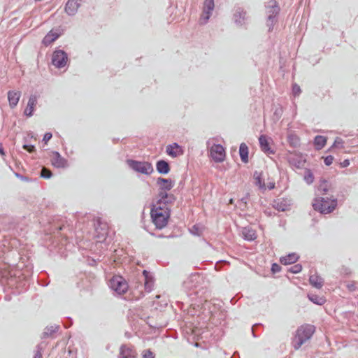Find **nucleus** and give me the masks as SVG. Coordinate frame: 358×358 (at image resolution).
<instances>
[{"mask_svg":"<svg viewBox=\"0 0 358 358\" xmlns=\"http://www.w3.org/2000/svg\"><path fill=\"white\" fill-rule=\"evenodd\" d=\"M172 204L158 200L152 204L150 215L152 221L157 229H162L167 225L171 215V206Z\"/></svg>","mask_w":358,"mask_h":358,"instance_id":"obj_1","label":"nucleus"},{"mask_svg":"<svg viewBox=\"0 0 358 358\" xmlns=\"http://www.w3.org/2000/svg\"><path fill=\"white\" fill-rule=\"evenodd\" d=\"M0 276L2 283H6L9 287L20 288L27 284V280L21 282L20 271L11 268L6 264L0 266Z\"/></svg>","mask_w":358,"mask_h":358,"instance_id":"obj_2","label":"nucleus"},{"mask_svg":"<svg viewBox=\"0 0 358 358\" xmlns=\"http://www.w3.org/2000/svg\"><path fill=\"white\" fill-rule=\"evenodd\" d=\"M157 184L159 186L157 200L166 201V203H173L176 196L173 194L168 193V191L174 187V181L170 178H158Z\"/></svg>","mask_w":358,"mask_h":358,"instance_id":"obj_3","label":"nucleus"},{"mask_svg":"<svg viewBox=\"0 0 358 358\" xmlns=\"http://www.w3.org/2000/svg\"><path fill=\"white\" fill-rule=\"evenodd\" d=\"M315 328L313 325L306 324L300 326L292 341V345L295 350H299L303 344L308 341L313 335Z\"/></svg>","mask_w":358,"mask_h":358,"instance_id":"obj_4","label":"nucleus"},{"mask_svg":"<svg viewBox=\"0 0 358 358\" xmlns=\"http://www.w3.org/2000/svg\"><path fill=\"white\" fill-rule=\"evenodd\" d=\"M337 206V199L334 196H320L314 200L313 208L322 214L331 213Z\"/></svg>","mask_w":358,"mask_h":358,"instance_id":"obj_5","label":"nucleus"},{"mask_svg":"<svg viewBox=\"0 0 358 358\" xmlns=\"http://www.w3.org/2000/svg\"><path fill=\"white\" fill-rule=\"evenodd\" d=\"M265 7L267 15L266 24L268 27V31H271L276 22L275 18L280 12V7L275 0L268 1Z\"/></svg>","mask_w":358,"mask_h":358,"instance_id":"obj_6","label":"nucleus"},{"mask_svg":"<svg viewBox=\"0 0 358 358\" xmlns=\"http://www.w3.org/2000/svg\"><path fill=\"white\" fill-rule=\"evenodd\" d=\"M109 287L118 295L124 294L129 288L127 282L120 275L113 276L109 281Z\"/></svg>","mask_w":358,"mask_h":358,"instance_id":"obj_7","label":"nucleus"},{"mask_svg":"<svg viewBox=\"0 0 358 358\" xmlns=\"http://www.w3.org/2000/svg\"><path fill=\"white\" fill-rule=\"evenodd\" d=\"M127 164H129V167L135 171L145 175H150L154 171L152 164L148 162H139L133 159H129L127 160Z\"/></svg>","mask_w":358,"mask_h":358,"instance_id":"obj_8","label":"nucleus"},{"mask_svg":"<svg viewBox=\"0 0 358 358\" xmlns=\"http://www.w3.org/2000/svg\"><path fill=\"white\" fill-rule=\"evenodd\" d=\"M215 8L214 0H204L202 13L200 16V24H206L210 17Z\"/></svg>","mask_w":358,"mask_h":358,"instance_id":"obj_9","label":"nucleus"},{"mask_svg":"<svg viewBox=\"0 0 358 358\" xmlns=\"http://www.w3.org/2000/svg\"><path fill=\"white\" fill-rule=\"evenodd\" d=\"M210 156L215 162H222L226 156L224 147L220 144H213L210 148Z\"/></svg>","mask_w":358,"mask_h":358,"instance_id":"obj_10","label":"nucleus"},{"mask_svg":"<svg viewBox=\"0 0 358 358\" xmlns=\"http://www.w3.org/2000/svg\"><path fill=\"white\" fill-rule=\"evenodd\" d=\"M68 62L67 54L61 50H55L52 57V63L57 68L61 69L66 66Z\"/></svg>","mask_w":358,"mask_h":358,"instance_id":"obj_11","label":"nucleus"},{"mask_svg":"<svg viewBox=\"0 0 358 358\" xmlns=\"http://www.w3.org/2000/svg\"><path fill=\"white\" fill-rule=\"evenodd\" d=\"M141 280H140L139 282V284L135 285V287L136 289H138L139 287H142V282L143 281L144 282V285H143V287H144V289L145 290V292H150L153 287H154V278H152V276L150 275V273L147 271L146 270H144L142 273V275L141 276Z\"/></svg>","mask_w":358,"mask_h":358,"instance_id":"obj_12","label":"nucleus"},{"mask_svg":"<svg viewBox=\"0 0 358 358\" xmlns=\"http://www.w3.org/2000/svg\"><path fill=\"white\" fill-rule=\"evenodd\" d=\"M137 352L131 345H122L120 349L118 358H136Z\"/></svg>","mask_w":358,"mask_h":358,"instance_id":"obj_13","label":"nucleus"},{"mask_svg":"<svg viewBox=\"0 0 358 358\" xmlns=\"http://www.w3.org/2000/svg\"><path fill=\"white\" fill-rule=\"evenodd\" d=\"M166 152L167 155L173 158L179 157L184 154L183 148L177 143L169 144L166 146Z\"/></svg>","mask_w":358,"mask_h":358,"instance_id":"obj_14","label":"nucleus"},{"mask_svg":"<svg viewBox=\"0 0 358 358\" xmlns=\"http://www.w3.org/2000/svg\"><path fill=\"white\" fill-rule=\"evenodd\" d=\"M201 280V276L198 274H192L184 281L183 287L187 289H192L197 287Z\"/></svg>","mask_w":358,"mask_h":358,"instance_id":"obj_15","label":"nucleus"},{"mask_svg":"<svg viewBox=\"0 0 358 358\" xmlns=\"http://www.w3.org/2000/svg\"><path fill=\"white\" fill-rule=\"evenodd\" d=\"M21 97V92L10 90L8 92V100L10 108H14L18 103Z\"/></svg>","mask_w":358,"mask_h":358,"instance_id":"obj_16","label":"nucleus"},{"mask_svg":"<svg viewBox=\"0 0 358 358\" xmlns=\"http://www.w3.org/2000/svg\"><path fill=\"white\" fill-rule=\"evenodd\" d=\"M82 0H68L66 3L65 10L69 15H74L80 6V1Z\"/></svg>","mask_w":358,"mask_h":358,"instance_id":"obj_17","label":"nucleus"},{"mask_svg":"<svg viewBox=\"0 0 358 358\" xmlns=\"http://www.w3.org/2000/svg\"><path fill=\"white\" fill-rule=\"evenodd\" d=\"M52 164L57 168H64L66 166V160L62 157L58 152H53L51 159Z\"/></svg>","mask_w":358,"mask_h":358,"instance_id":"obj_18","label":"nucleus"},{"mask_svg":"<svg viewBox=\"0 0 358 358\" xmlns=\"http://www.w3.org/2000/svg\"><path fill=\"white\" fill-rule=\"evenodd\" d=\"M259 142L260 148L264 152L267 154H274V150L270 148L268 139L266 136L261 135L259 138Z\"/></svg>","mask_w":358,"mask_h":358,"instance_id":"obj_19","label":"nucleus"},{"mask_svg":"<svg viewBox=\"0 0 358 358\" xmlns=\"http://www.w3.org/2000/svg\"><path fill=\"white\" fill-rule=\"evenodd\" d=\"M37 103L36 97L31 95L28 100L27 106L24 110V115L27 117H31L33 115L34 106Z\"/></svg>","mask_w":358,"mask_h":358,"instance_id":"obj_20","label":"nucleus"},{"mask_svg":"<svg viewBox=\"0 0 358 358\" xmlns=\"http://www.w3.org/2000/svg\"><path fill=\"white\" fill-rule=\"evenodd\" d=\"M246 19V12L241 8H238L234 14V20L237 25H242Z\"/></svg>","mask_w":358,"mask_h":358,"instance_id":"obj_21","label":"nucleus"},{"mask_svg":"<svg viewBox=\"0 0 358 358\" xmlns=\"http://www.w3.org/2000/svg\"><path fill=\"white\" fill-rule=\"evenodd\" d=\"M156 169L160 174H167L170 171L169 164L164 160H159L156 164Z\"/></svg>","mask_w":358,"mask_h":358,"instance_id":"obj_22","label":"nucleus"},{"mask_svg":"<svg viewBox=\"0 0 358 358\" xmlns=\"http://www.w3.org/2000/svg\"><path fill=\"white\" fill-rule=\"evenodd\" d=\"M59 34L52 30L50 31L43 38L42 43L45 46L50 45L52 42L58 38Z\"/></svg>","mask_w":358,"mask_h":358,"instance_id":"obj_23","label":"nucleus"},{"mask_svg":"<svg viewBox=\"0 0 358 358\" xmlns=\"http://www.w3.org/2000/svg\"><path fill=\"white\" fill-rule=\"evenodd\" d=\"M289 162L296 168H300L303 165L305 159L301 155H294V156L289 157Z\"/></svg>","mask_w":358,"mask_h":358,"instance_id":"obj_24","label":"nucleus"},{"mask_svg":"<svg viewBox=\"0 0 358 358\" xmlns=\"http://www.w3.org/2000/svg\"><path fill=\"white\" fill-rule=\"evenodd\" d=\"M329 190L330 189L329 182L326 180L321 181L317 187L318 194L321 195V196H329L330 195L328 193Z\"/></svg>","mask_w":358,"mask_h":358,"instance_id":"obj_25","label":"nucleus"},{"mask_svg":"<svg viewBox=\"0 0 358 358\" xmlns=\"http://www.w3.org/2000/svg\"><path fill=\"white\" fill-rule=\"evenodd\" d=\"M239 155L241 161L243 163L248 162V147L245 143H242L239 147Z\"/></svg>","mask_w":358,"mask_h":358,"instance_id":"obj_26","label":"nucleus"},{"mask_svg":"<svg viewBox=\"0 0 358 358\" xmlns=\"http://www.w3.org/2000/svg\"><path fill=\"white\" fill-rule=\"evenodd\" d=\"M309 282L311 285H313V287H315L317 289H320L323 286V284H324L323 279L320 276H319L316 274L312 275L310 276Z\"/></svg>","mask_w":358,"mask_h":358,"instance_id":"obj_27","label":"nucleus"},{"mask_svg":"<svg viewBox=\"0 0 358 358\" xmlns=\"http://www.w3.org/2000/svg\"><path fill=\"white\" fill-rule=\"evenodd\" d=\"M299 259V256L295 253L289 254L287 256L282 257L280 258V262L282 264L287 265L291 264L297 261Z\"/></svg>","mask_w":358,"mask_h":358,"instance_id":"obj_28","label":"nucleus"},{"mask_svg":"<svg viewBox=\"0 0 358 358\" xmlns=\"http://www.w3.org/2000/svg\"><path fill=\"white\" fill-rule=\"evenodd\" d=\"M242 234L243 238L247 241H253L256 238L255 231L249 227H245L243 229Z\"/></svg>","mask_w":358,"mask_h":358,"instance_id":"obj_29","label":"nucleus"},{"mask_svg":"<svg viewBox=\"0 0 358 358\" xmlns=\"http://www.w3.org/2000/svg\"><path fill=\"white\" fill-rule=\"evenodd\" d=\"M254 179L255 185L258 186L260 189L265 190L266 186L264 181L262 178V173L255 171L254 173Z\"/></svg>","mask_w":358,"mask_h":358,"instance_id":"obj_30","label":"nucleus"},{"mask_svg":"<svg viewBox=\"0 0 358 358\" xmlns=\"http://www.w3.org/2000/svg\"><path fill=\"white\" fill-rule=\"evenodd\" d=\"M327 143L326 137L323 136H316L314 138V145L317 150L323 148Z\"/></svg>","mask_w":358,"mask_h":358,"instance_id":"obj_31","label":"nucleus"},{"mask_svg":"<svg viewBox=\"0 0 358 358\" xmlns=\"http://www.w3.org/2000/svg\"><path fill=\"white\" fill-rule=\"evenodd\" d=\"M308 298L310 301L317 305H323L326 302V299L324 296H320L313 294H308Z\"/></svg>","mask_w":358,"mask_h":358,"instance_id":"obj_32","label":"nucleus"},{"mask_svg":"<svg viewBox=\"0 0 358 358\" xmlns=\"http://www.w3.org/2000/svg\"><path fill=\"white\" fill-rule=\"evenodd\" d=\"M59 328L57 325L47 327L43 334V338L51 336L54 333L58 331Z\"/></svg>","mask_w":358,"mask_h":358,"instance_id":"obj_33","label":"nucleus"},{"mask_svg":"<svg viewBox=\"0 0 358 358\" xmlns=\"http://www.w3.org/2000/svg\"><path fill=\"white\" fill-rule=\"evenodd\" d=\"M303 179L308 185H310L314 181V176L310 169H306L304 172Z\"/></svg>","mask_w":358,"mask_h":358,"instance_id":"obj_34","label":"nucleus"},{"mask_svg":"<svg viewBox=\"0 0 358 358\" xmlns=\"http://www.w3.org/2000/svg\"><path fill=\"white\" fill-rule=\"evenodd\" d=\"M287 140L290 145H292V147L296 148L299 145V138L295 134H289Z\"/></svg>","mask_w":358,"mask_h":358,"instance_id":"obj_35","label":"nucleus"},{"mask_svg":"<svg viewBox=\"0 0 358 358\" xmlns=\"http://www.w3.org/2000/svg\"><path fill=\"white\" fill-rule=\"evenodd\" d=\"M203 227L200 224H194L190 229L189 231L192 234L195 236H201L203 233Z\"/></svg>","mask_w":358,"mask_h":358,"instance_id":"obj_36","label":"nucleus"},{"mask_svg":"<svg viewBox=\"0 0 358 358\" xmlns=\"http://www.w3.org/2000/svg\"><path fill=\"white\" fill-rule=\"evenodd\" d=\"M96 231L97 232V238L99 239V242L104 241L108 234L107 227L104 225L103 227H101L100 232L98 231V229H96Z\"/></svg>","mask_w":358,"mask_h":358,"instance_id":"obj_37","label":"nucleus"},{"mask_svg":"<svg viewBox=\"0 0 358 358\" xmlns=\"http://www.w3.org/2000/svg\"><path fill=\"white\" fill-rule=\"evenodd\" d=\"M43 346L42 344H38L36 347L35 354L34 358H42V352L43 351Z\"/></svg>","mask_w":358,"mask_h":358,"instance_id":"obj_38","label":"nucleus"},{"mask_svg":"<svg viewBox=\"0 0 358 358\" xmlns=\"http://www.w3.org/2000/svg\"><path fill=\"white\" fill-rule=\"evenodd\" d=\"M302 270V266L299 264H295L289 268V271L292 273H298Z\"/></svg>","mask_w":358,"mask_h":358,"instance_id":"obj_39","label":"nucleus"},{"mask_svg":"<svg viewBox=\"0 0 358 358\" xmlns=\"http://www.w3.org/2000/svg\"><path fill=\"white\" fill-rule=\"evenodd\" d=\"M41 176L43 178H50L52 176V172L46 168H43L41 172Z\"/></svg>","mask_w":358,"mask_h":358,"instance_id":"obj_40","label":"nucleus"},{"mask_svg":"<svg viewBox=\"0 0 358 358\" xmlns=\"http://www.w3.org/2000/svg\"><path fill=\"white\" fill-rule=\"evenodd\" d=\"M274 207L278 211H285L287 210L286 205L282 201L276 203Z\"/></svg>","mask_w":358,"mask_h":358,"instance_id":"obj_41","label":"nucleus"},{"mask_svg":"<svg viewBox=\"0 0 358 358\" xmlns=\"http://www.w3.org/2000/svg\"><path fill=\"white\" fill-rule=\"evenodd\" d=\"M142 355L143 358H155L154 353L150 349L143 350Z\"/></svg>","mask_w":358,"mask_h":358,"instance_id":"obj_42","label":"nucleus"},{"mask_svg":"<svg viewBox=\"0 0 358 358\" xmlns=\"http://www.w3.org/2000/svg\"><path fill=\"white\" fill-rule=\"evenodd\" d=\"M301 90L300 87L297 84H294L292 86V93L294 96H299Z\"/></svg>","mask_w":358,"mask_h":358,"instance_id":"obj_43","label":"nucleus"},{"mask_svg":"<svg viewBox=\"0 0 358 358\" xmlns=\"http://www.w3.org/2000/svg\"><path fill=\"white\" fill-rule=\"evenodd\" d=\"M334 159V158L333 156L329 155L324 158V162L325 165L330 166L333 163Z\"/></svg>","mask_w":358,"mask_h":358,"instance_id":"obj_44","label":"nucleus"},{"mask_svg":"<svg viewBox=\"0 0 358 358\" xmlns=\"http://www.w3.org/2000/svg\"><path fill=\"white\" fill-rule=\"evenodd\" d=\"M280 266L276 263H274L272 264V266H271V271L273 273H278L280 271Z\"/></svg>","mask_w":358,"mask_h":358,"instance_id":"obj_45","label":"nucleus"},{"mask_svg":"<svg viewBox=\"0 0 358 358\" xmlns=\"http://www.w3.org/2000/svg\"><path fill=\"white\" fill-rule=\"evenodd\" d=\"M52 135L50 132H47L45 134L43 141L46 144L52 138Z\"/></svg>","mask_w":358,"mask_h":358,"instance_id":"obj_46","label":"nucleus"},{"mask_svg":"<svg viewBox=\"0 0 358 358\" xmlns=\"http://www.w3.org/2000/svg\"><path fill=\"white\" fill-rule=\"evenodd\" d=\"M23 148L29 152H33L35 150V147L32 145H24Z\"/></svg>","mask_w":358,"mask_h":358,"instance_id":"obj_47","label":"nucleus"},{"mask_svg":"<svg viewBox=\"0 0 358 358\" xmlns=\"http://www.w3.org/2000/svg\"><path fill=\"white\" fill-rule=\"evenodd\" d=\"M268 188L269 189H273L275 188V183L274 182H269L268 185Z\"/></svg>","mask_w":358,"mask_h":358,"instance_id":"obj_48","label":"nucleus"},{"mask_svg":"<svg viewBox=\"0 0 358 358\" xmlns=\"http://www.w3.org/2000/svg\"><path fill=\"white\" fill-rule=\"evenodd\" d=\"M0 154L1 155H5L4 151H3V148L2 145L1 143H0Z\"/></svg>","mask_w":358,"mask_h":358,"instance_id":"obj_49","label":"nucleus"},{"mask_svg":"<svg viewBox=\"0 0 358 358\" xmlns=\"http://www.w3.org/2000/svg\"><path fill=\"white\" fill-rule=\"evenodd\" d=\"M349 164L350 163H349L348 160H345L343 163L344 167L348 166L349 165Z\"/></svg>","mask_w":358,"mask_h":358,"instance_id":"obj_50","label":"nucleus"},{"mask_svg":"<svg viewBox=\"0 0 358 358\" xmlns=\"http://www.w3.org/2000/svg\"><path fill=\"white\" fill-rule=\"evenodd\" d=\"M3 255H4V251L3 250H0V260H1Z\"/></svg>","mask_w":358,"mask_h":358,"instance_id":"obj_51","label":"nucleus"},{"mask_svg":"<svg viewBox=\"0 0 358 358\" xmlns=\"http://www.w3.org/2000/svg\"><path fill=\"white\" fill-rule=\"evenodd\" d=\"M265 213H266V214H268V215H271V214H270V212H268L267 210H266V211H265Z\"/></svg>","mask_w":358,"mask_h":358,"instance_id":"obj_52","label":"nucleus"},{"mask_svg":"<svg viewBox=\"0 0 358 358\" xmlns=\"http://www.w3.org/2000/svg\"><path fill=\"white\" fill-rule=\"evenodd\" d=\"M352 285H350H350H348V288H349L350 289H352Z\"/></svg>","mask_w":358,"mask_h":358,"instance_id":"obj_53","label":"nucleus"},{"mask_svg":"<svg viewBox=\"0 0 358 358\" xmlns=\"http://www.w3.org/2000/svg\"><path fill=\"white\" fill-rule=\"evenodd\" d=\"M352 285H350H350H348V288H349L350 289H352Z\"/></svg>","mask_w":358,"mask_h":358,"instance_id":"obj_54","label":"nucleus"},{"mask_svg":"<svg viewBox=\"0 0 358 358\" xmlns=\"http://www.w3.org/2000/svg\"><path fill=\"white\" fill-rule=\"evenodd\" d=\"M252 334H254V329H253V327L252 328Z\"/></svg>","mask_w":358,"mask_h":358,"instance_id":"obj_55","label":"nucleus"},{"mask_svg":"<svg viewBox=\"0 0 358 358\" xmlns=\"http://www.w3.org/2000/svg\"><path fill=\"white\" fill-rule=\"evenodd\" d=\"M195 346L198 347V346H199V344L196 343L195 344Z\"/></svg>","mask_w":358,"mask_h":358,"instance_id":"obj_56","label":"nucleus"},{"mask_svg":"<svg viewBox=\"0 0 358 358\" xmlns=\"http://www.w3.org/2000/svg\"><path fill=\"white\" fill-rule=\"evenodd\" d=\"M337 142H338V141H337V140H336V141H335V142H334V145H335Z\"/></svg>","mask_w":358,"mask_h":358,"instance_id":"obj_57","label":"nucleus"}]
</instances>
